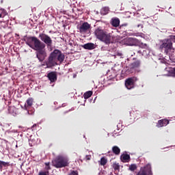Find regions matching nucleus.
Wrapping results in <instances>:
<instances>
[{
	"mask_svg": "<svg viewBox=\"0 0 175 175\" xmlns=\"http://www.w3.org/2000/svg\"><path fill=\"white\" fill-rule=\"evenodd\" d=\"M124 25L125 27H126V25H122V26H124Z\"/></svg>",
	"mask_w": 175,
	"mask_h": 175,
	"instance_id": "37",
	"label": "nucleus"
},
{
	"mask_svg": "<svg viewBox=\"0 0 175 175\" xmlns=\"http://www.w3.org/2000/svg\"><path fill=\"white\" fill-rule=\"evenodd\" d=\"M100 40L101 42H103V43H105V44L109 45L114 42V37L111 36V33H107L106 31Z\"/></svg>",
	"mask_w": 175,
	"mask_h": 175,
	"instance_id": "7",
	"label": "nucleus"
},
{
	"mask_svg": "<svg viewBox=\"0 0 175 175\" xmlns=\"http://www.w3.org/2000/svg\"><path fill=\"white\" fill-rule=\"evenodd\" d=\"M129 170H131V172H135V170H137V165H136V164H131L129 166Z\"/></svg>",
	"mask_w": 175,
	"mask_h": 175,
	"instance_id": "24",
	"label": "nucleus"
},
{
	"mask_svg": "<svg viewBox=\"0 0 175 175\" xmlns=\"http://www.w3.org/2000/svg\"><path fill=\"white\" fill-rule=\"evenodd\" d=\"M45 165V172H49V170H51V167H50V162H47L44 163Z\"/></svg>",
	"mask_w": 175,
	"mask_h": 175,
	"instance_id": "25",
	"label": "nucleus"
},
{
	"mask_svg": "<svg viewBox=\"0 0 175 175\" xmlns=\"http://www.w3.org/2000/svg\"><path fill=\"white\" fill-rule=\"evenodd\" d=\"M112 152H113V154H115V155H120V152H121V149H120L118 146H115L112 147Z\"/></svg>",
	"mask_w": 175,
	"mask_h": 175,
	"instance_id": "17",
	"label": "nucleus"
},
{
	"mask_svg": "<svg viewBox=\"0 0 175 175\" xmlns=\"http://www.w3.org/2000/svg\"><path fill=\"white\" fill-rule=\"evenodd\" d=\"M122 162H129L131 156L128 154H124L121 156Z\"/></svg>",
	"mask_w": 175,
	"mask_h": 175,
	"instance_id": "16",
	"label": "nucleus"
},
{
	"mask_svg": "<svg viewBox=\"0 0 175 175\" xmlns=\"http://www.w3.org/2000/svg\"><path fill=\"white\" fill-rule=\"evenodd\" d=\"M91 29V25L88 22H84L79 28L80 33H85Z\"/></svg>",
	"mask_w": 175,
	"mask_h": 175,
	"instance_id": "8",
	"label": "nucleus"
},
{
	"mask_svg": "<svg viewBox=\"0 0 175 175\" xmlns=\"http://www.w3.org/2000/svg\"><path fill=\"white\" fill-rule=\"evenodd\" d=\"M92 96V91H88L83 94L84 99H88Z\"/></svg>",
	"mask_w": 175,
	"mask_h": 175,
	"instance_id": "19",
	"label": "nucleus"
},
{
	"mask_svg": "<svg viewBox=\"0 0 175 175\" xmlns=\"http://www.w3.org/2000/svg\"><path fill=\"white\" fill-rule=\"evenodd\" d=\"M106 31L102 29L101 27H97L94 31V35L96 39L100 40L101 38L105 35Z\"/></svg>",
	"mask_w": 175,
	"mask_h": 175,
	"instance_id": "9",
	"label": "nucleus"
},
{
	"mask_svg": "<svg viewBox=\"0 0 175 175\" xmlns=\"http://www.w3.org/2000/svg\"><path fill=\"white\" fill-rule=\"evenodd\" d=\"M3 12H5V9L0 8V18L2 17V14H3Z\"/></svg>",
	"mask_w": 175,
	"mask_h": 175,
	"instance_id": "31",
	"label": "nucleus"
},
{
	"mask_svg": "<svg viewBox=\"0 0 175 175\" xmlns=\"http://www.w3.org/2000/svg\"><path fill=\"white\" fill-rule=\"evenodd\" d=\"M79 161H80L81 163H83V160H82V159H79Z\"/></svg>",
	"mask_w": 175,
	"mask_h": 175,
	"instance_id": "36",
	"label": "nucleus"
},
{
	"mask_svg": "<svg viewBox=\"0 0 175 175\" xmlns=\"http://www.w3.org/2000/svg\"><path fill=\"white\" fill-rule=\"evenodd\" d=\"M85 50H94L95 49V44L94 43H87L81 46Z\"/></svg>",
	"mask_w": 175,
	"mask_h": 175,
	"instance_id": "14",
	"label": "nucleus"
},
{
	"mask_svg": "<svg viewBox=\"0 0 175 175\" xmlns=\"http://www.w3.org/2000/svg\"><path fill=\"white\" fill-rule=\"evenodd\" d=\"M32 142V139H30L29 140V144L32 146L33 145H32V144L31 143Z\"/></svg>",
	"mask_w": 175,
	"mask_h": 175,
	"instance_id": "33",
	"label": "nucleus"
},
{
	"mask_svg": "<svg viewBox=\"0 0 175 175\" xmlns=\"http://www.w3.org/2000/svg\"><path fill=\"white\" fill-rule=\"evenodd\" d=\"M166 125H169V120L162 119L158 121L157 126V128H162V126H166Z\"/></svg>",
	"mask_w": 175,
	"mask_h": 175,
	"instance_id": "11",
	"label": "nucleus"
},
{
	"mask_svg": "<svg viewBox=\"0 0 175 175\" xmlns=\"http://www.w3.org/2000/svg\"><path fill=\"white\" fill-rule=\"evenodd\" d=\"M109 12H110V9L109 8V7H103L101 9V14H103V16L109 14Z\"/></svg>",
	"mask_w": 175,
	"mask_h": 175,
	"instance_id": "18",
	"label": "nucleus"
},
{
	"mask_svg": "<svg viewBox=\"0 0 175 175\" xmlns=\"http://www.w3.org/2000/svg\"><path fill=\"white\" fill-rule=\"evenodd\" d=\"M38 38L35 36H29L27 38L26 44L36 51V58L39 62H43L47 57V52L46 51V45L48 49L53 46V40L49 35L41 33ZM41 40V41H40Z\"/></svg>",
	"mask_w": 175,
	"mask_h": 175,
	"instance_id": "1",
	"label": "nucleus"
},
{
	"mask_svg": "<svg viewBox=\"0 0 175 175\" xmlns=\"http://www.w3.org/2000/svg\"><path fill=\"white\" fill-rule=\"evenodd\" d=\"M137 46L139 47H141V49H146L147 47V44H144L140 40H138V42L137 44Z\"/></svg>",
	"mask_w": 175,
	"mask_h": 175,
	"instance_id": "21",
	"label": "nucleus"
},
{
	"mask_svg": "<svg viewBox=\"0 0 175 175\" xmlns=\"http://www.w3.org/2000/svg\"><path fill=\"white\" fill-rule=\"evenodd\" d=\"M137 80L139 79L136 77L127 78L125 80V87L127 90H132L133 88H135V84H136V81H137Z\"/></svg>",
	"mask_w": 175,
	"mask_h": 175,
	"instance_id": "6",
	"label": "nucleus"
},
{
	"mask_svg": "<svg viewBox=\"0 0 175 175\" xmlns=\"http://www.w3.org/2000/svg\"><path fill=\"white\" fill-rule=\"evenodd\" d=\"M173 73L175 75V68H173Z\"/></svg>",
	"mask_w": 175,
	"mask_h": 175,
	"instance_id": "34",
	"label": "nucleus"
},
{
	"mask_svg": "<svg viewBox=\"0 0 175 175\" xmlns=\"http://www.w3.org/2000/svg\"><path fill=\"white\" fill-rule=\"evenodd\" d=\"M35 126H36V124H34L32 126V128H35Z\"/></svg>",
	"mask_w": 175,
	"mask_h": 175,
	"instance_id": "35",
	"label": "nucleus"
},
{
	"mask_svg": "<svg viewBox=\"0 0 175 175\" xmlns=\"http://www.w3.org/2000/svg\"><path fill=\"white\" fill-rule=\"evenodd\" d=\"M139 27H142V28H143V25H138L137 27L139 28Z\"/></svg>",
	"mask_w": 175,
	"mask_h": 175,
	"instance_id": "32",
	"label": "nucleus"
},
{
	"mask_svg": "<svg viewBox=\"0 0 175 175\" xmlns=\"http://www.w3.org/2000/svg\"><path fill=\"white\" fill-rule=\"evenodd\" d=\"M64 61H65V55L59 49H55L49 54L44 64H42L41 66H45L46 65V68H51L62 64Z\"/></svg>",
	"mask_w": 175,
	"mask_h": 175,
	"instance_id": "2",
	"label": "nucleus"
},
{
	"mask_svg": "<svg viewBox=\"0 0 175 175\" xmlns=\"http://www.w3.org/2000/svg\"><path fill=\"white\" fill-rule=\"evenodd\" d=\"M49 171H44V172H40L38 175H49Z\"/></svg>",
	"mask_w": 175,
	"mask_h": 175,
	"instance_id": "27",
	"label": "nucleus"
},
{
	"mask_svg": "<svg viewBox=\"0 0 175 175\" xmlns=\"http://www.w3.org/2000/svg\"><path fill=\"white\" fill-rule=\"evenodd\" d=\"M114 170H120V164L117 163H113L112 165Z\"/></svg>",
	"mask_w": 175,
	"mask_h": 175,
	"instance_id": "26",
	"label": "nucleus"
},
{
	"mask_svg": "<svg viewBox=\"0 0 175 175\" xmlns=\"http://www.w3.org/2000/svg\"><path fill=\"white\" fill-rule=\"evenodd\" d=\"M168 39H170L171 42H174V43H175V36L171 35Z\"/></svg>",
	"mask_w": 175,
	"mask_h": 175,
	"instance_id": "29",
	"label": "nucleus"
},
{
	"mask_svg": "<svg viewBox=\"0 0 175 175\" xmlns=\"http://www.w3.org/2000/svg\"><path fill=\"white\" fill-rule=\"evenodd\" d=\"M68 175H79V172L72 170L70 174H68Z\"/></svg>",
	"mask_w": 175,
	"mask_h": 175,
	"instance_id": "28",
	"label": "nucleus"
},
{
	"mask_svg": "<svg viewBox=\"0 0 175 175\" xmlns=\"http://www.w3.org/2000/svg\"><path fill=\"white\" fill-rule=\"evenodd\" d=\"M138 41L139 40H137V38H129L126 40V44H128V46H137Z\"/></svg>",
	"mask_w": 175,
	"mask_h": 175,
	"instance_id": "10",
	"label": "nucleus"
},
{
	"mask_svg": "<svg viewBox=\"0 0 175 175\" xmlns=\"http://www.w3.org/2000/svg\"><path fill=\"white\" fill-rule=\"evenodd\" d=\"M136 175H154L151 164L148 163L144 167H142Z\"/></svg>",
	"mask_w": 175,
	"mask_h": 175,
	"instance_id": "5",
	"label": "nucleus"
},
{
	"mask_svg": "<svg viewBox=\"0 0 175 175\" xmlns=\"http://www.w3.org/2000/svg\"><path fill=\"white\" fill-rule=\"evenodd\" d=\"M91 158H92V157H91L90 154H88V155L85 156V160L86 161H91Z\"/></svg>",
	"mask_w": 175,
	"mask_h": 175,
	"instance_id": "30",
	"label": "nucleus"
},
{
	"mask_svg": "<svg viewBox=\"0 0 175 175\" xmlns=\"http://www.w3.org/2000/svg\"><path fill=\"white\" fill-rule=\"evenodd\" d=\"M120 18L117 17H113L111 19V25L112 27H114L115 28H117L118 27H120Z\"/></svg>",
	"mask_w": 175,
	"mask_h": 175,
	"instance_id": "12",
	"label": "nucleus"
},
{
	"mask_svg": "<svg viewBox=\"0 0 175 175\" xmlns=\"http://www.w3.org/2000/svg\"><path fill=\"white\" fill-rule=\"evenodd\" d=\"M52 163L56 169H61V167H66L69 165V160L65 157L58 156L52 161Z\"/></svg>",
	"mask_w": 175,
	"mask_h": 175,
	"instance_id": "3",
	"label": "nucleus"
},
{
	"mask_svg": "<svg viewBox=\"0 0 175 175\" xmlns=\"http://www.w3.org/2000/svg\"><path fill=\"white\" fill-rule=\"evenodd\" d=\"M106 163H107V159H106L105 157H101L100 161V165L101 166H105V165H106Z\"/></svg>",
	"mask_w": 175,
	"mask_h": 175,
	"instance_id": "22",
	"label": "nucleus"
},
{
	"mask_svg": "<svg viewBox=\"0 0 175 175\" xmlns=\"http://www.w3.org/2000/svg\"><path fill=\"white\" fill-rule=\"evenodd\" d=\"M140 60H137L129 65L130 69H136L140 67Z\"/></svg>",
	"mask_w": 175,
	"mask_h": 175,
	"instance_id": "15",
	"label": "nucleus"
},
{
	"mask_svg": "<svg viewBox=\"0 0 175 175\" xmlns=\"http://www.w3.org/2000/svg\"><path fill=\"white\" fill-rule=\"evenodd\" d=\"M48 79L50 80L51 83H55L57 80V73L55 72H51L47 75Z\"/></svg>",
	"mask_w": 175,
	"mask_h": 175,
	"instance_id": "13",
	"label": "nucleus"
},
{
	"mask_svg": "<svg viewBox=\"0 0 175 175\" xmlns=\"http://www.w3.org/2000/svg\"><path fill=\"white\" fill-rule=\"evenodd\" d=\"M26 103L27 105V106H32V105H33V99L32 98H29L27 101Z\"/></svg>",
	"mask_w": 175,
	"mask_h": 175,
	"instance_id": "23",
	"label": "nucleus"
},
{
	"mask_svg": "<svg viewBox=\"0 0 175 175\" xmlns=\"http://www.w3.org/2000/svg\"><path fill=\"white\" fill-rule=\"evenodd\" d=\"M3 166L5 167H6V166H9V163L0 160V170H2V169H3Z\"/></svg>",
	"mask_w": 175,
	"mask_h": 175,
	"instance_id": "20",
	"label": "nucleus"
},
{
	"mask_svg": "<svg viewBox=\"0 0 175 175\" xmlns=\"http://www.w3.org/2000/svg\"><path fill=\"white\" fill-rule=\"evenodd\" d=\"M160 50H164V53L166 55L169 54V51L173 49V42L172 40L167 38L162 41L161 44L159 46Z\"/></svg>",
	"mask_w": 175,
	"mask_h": 175,
	"instance_id": "4",
	"label": "nucleus"
}]
</instances>
